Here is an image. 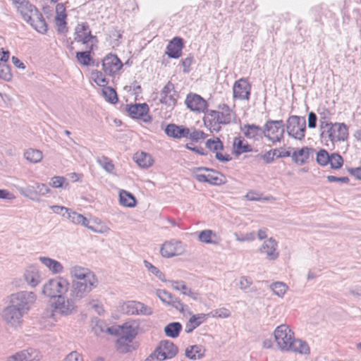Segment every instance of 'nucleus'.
<instances>
[{
  "label": "nucleus",
  "mask_w": 361,
  "mask_h": 361,
  "mask_svg": "<svg viewBox=\"0 0 361 361\" xmlns=\"http://www.w3.org/2000/svg\"><path fill=\"white\" fill-rule=\"evenodd\" d=\"M274 339L278 348L283 353H294L301 355H308L310 348L302 339L296 338L294 332L286 324H281L274 331Z\"/></svg>",
  "instance_id": "f257e3e1"
},
{
  "label": "nucleus",
  "mask_w": 361,
  "mask_h": 361,
  "mask_svg": "<svg viewBox=\"0 0 361 361\" xmlns=\"http://www.w3.org/2000/svg\"><path fill=\"white\" fill-rule=\"evenodd\" d=\"M22 18L29 23L36 31L44 34L47 30V25L38 9L28 0H12Z\"/></svg>",
  "instance_id": "f03ea898"
},
{
  "label": "nucleus",
  "mask_w": 361,
  "mask_h": 361,
  "mask_svg": "<svg viewBox=\"0 0 361 361\" xmlns=\"http://www.w3.org/2000/svg\"><path fill=\"white\" fill-rule=\"evenodd\" d=\"M36 295L31 291H19L9 296V305L4 309L6 316L27 314L35 302Z\"/></svg>",
  "instance_id": "7ed1b4c3"
},
{
  "label": "nucleus",
  "mask_w": 361,
  "mask_h": 361,
  "mask_svg": "<svg viewBox=\"0 0 361 361\" xmlns=\"http://www.w3.org/2000/svg\"><path fill=\"white\" fill-rule=\"evenodd\" d=\"M234 111L227 105L219 106L218 110H207L203 118L204 126L211 132H219L221 126L235 119Z\"/></svg>",
  "instance_id": "20e7f679"
},
{
  "label": "nucleus",
  "mask_w": 361,
  "mask_h": 361,
  "mask_svg": "<svg viewBox=\"0 0 361 361\" xmlns=\"http://www.w3.org/2000/svg\"><path fill=\"white\" fill-rule=\"evenodd\" d=\"M138 325L135 322L131 324L127 322L120 326L119 338L116 342V348L120 353H128L135 350L137 345L133 343V341L137 334Z\"/></svg>",
  "instance_id": "39448f33"
},
{
  "label": "nucleus",
  "mask_w": 361,
  "mask_h": 361,
  "mask_svg": "<svg viewBox=\"0 0 361 361\" xmlns=\"http://www.w3.org/2000/svg\"><path fill=\"white\" fill-rule=\"evenodd\" d=\"M116 311L117 314L128 316L150 315L152 314V310L150 307L135 300L119 302L116 307Z\"/></svg>",
  "instance_id": "423d86ee"
},
{
  "label": "nucleus",
  "mask_w": 361,
  "mask_h": 361,
  "mask_svg": "<svg viewBox=\"0 0 361 361\" xmlns=\"http://www.w3.org/2000/svg\"><path fill=\"white\" fill-rule=\"evenodd\" d=\"M68 287L69 283L66 279L62 277H57L49 279L43 286L42 293L55 299L66 293Z\"/></svg>",
  "instance_id": "0eeeda50"
},
{
  "label": "nucleus",
  "mask_w": 361,
  "mask_h": 361,
  "mask_svg": "<svg viewBox=\"0 0 361 361\" xmlns=\"http://www.w3.org/2000/svg\"><path fill=\"white\" fill-rule=\"evenodd\" d=\"M306 119L303 116H290L286 121V131L290 137L301 140L305 137Z\"/></svg>",
  "instance_id": "6e6552de"
},
{
  "label": "nucleus",
  "mask_w": 361,
  "mask_h": 361,
  "mask_svg": "<svg viewBox=\"0 0 361 361\" xmlns=\"http://www.w3.org/2000/svg\"><path fill=\"white\" fill-rule=\"evenodd\" d=\"M264 137L273 143L281 142L283 137L285 128L282 120H269L264 126Z\"/></svg>",
  "instance_id": "1a4fd4ad"
},
{
  "label": "nucleus",
  "mask_w": 361,
  "mask_h": 361,
  "mask_svg": "<svg viewBox=\"0 0 361 361\" xmlns=\"http://www.w3.org/2000/svg\"><path fill=\"white\" fill-rule=\"evenodd\" d=\"M321 135L328 137L332 142L345 141L348 137V128L343 123H334L329 129L322 131Z\"/></svg>",
  "instance_id": "9d476101"
},
{
  "label": "nucleus",
  "mask_w": 361,
  "mask_h": 361,
  "mask_svg": "<svg viewBox=\"0 0 361 361\" xmlns=\"http://www.w3.org/2000/svg\"><path fill=\"white\" fill-rule=\"evenodd\" d=\"M178 352V347L171 341L162 340L154 351L157 360L164 361L174 357Z\"/></svg>",
  "instance_id": "9b49d317"
},
{
  "label": "nucleus",
  "mask_w": 361,
  "mask_h": 361,
  "mask_svg": "<svg viewBox=\"0 0 361 361\" xmlns=\"http://www.w3.org/2000/svg\"><path fill=\"white\" fill-rule=\"evenodd\" d=\"M51 316H54V314L68 315L74 313L76 306L71 298L65 300L63 296H59L51 303Z\"/></svg>",
  "instance_id": "f8f14e48"
},
{
  "label": "nucleus",
  "mask_w": 361,
  "mask_h": 361,
  "mask_svg": "<svg viewBox=\"0 0 361 361\" xmlns=\"http://www.w3.org/2000/svg\"><path fill=\"white\" fill-rule=\"evenodd\" d=\"M157 297L165 303L172 305L180 313L183 314H190L188 307L180 302V300L165 290H157Z\"/></svg>",
  "instance_id": "ddd939ff"
},
{
  "label": "nucleus",
  "mask_w": 361,
  "mask_h": 361,
  "mask_svg": "<svg viewBox=\"0 0 361 361\" xmlns=\"http://www.w3.org/2000/svg\"><path fill=\"white\" fill-rule=\"evenodd\" d=\"M97 285V283H87V284L81 282H72V289L70 296L73 301H78L83 298Z\"/></svg>",
  "instance_id": "4468645a"
},
{
  "label": "nucleus",
  "mask_w": 361,
  "mask_h": 361,
  "mask_svg": "<svg viewBox=\"0 0 361 361\" xmlns=\"http://www.w3.org/2000/svg\"><path fill=\"white\" fill-rule=\"evenodd\" d=\"M178 97V93L175 90L173 84L169 82L160 92V102L168 106H173L176 105Z\"/></svg>",
  "instance_id": "2eb2a0df"
},
{
  "label": "nucleus",
  "mask_w": 361,
  "mask_h": 361,
  "mask_svg": "<svg viewBox=\"0 0 361 361\" xmlns=\"http://www.w3.org/2000/svg\"><path fill=\"white\" fill-rule=\"evenodd\" d=\"M251 86L246 79L241 78L235 82L233 87L234 99L248 100L250 95Z\"/></svg>",
  "instance_id": "dca6fc26"
},
{
  "label": "nucleus",
  "mask_w": 361,
  "mask_h": 361,
  "mask_svg": "<svg viewBox=\"0 0 361 361\" xmlns=\"http://www.w3.org/2000/svg\"><path fill=\"white\" fill-rule=\"evenodd\" d=\"M126 111L133 118L141 119L144 122H148L151 120L148 115L149 107L145 103L127 105Z\"/></svg>",
  "instance_id": "f3484780"
},
{
  "label": "nucleus",
  "mask_w": 361,
  "mask_h": 361,
  "mask_svg": "<svg viewBox=\"0 0 361 361\" xmlns=\"http://www.w3.org/2000/svg\"><path fill=\"white\" fill-rule=\"evenodd\" d=\"M240 130L246 138L253 141H259L264 137V128L256 124H244Z\"/></svg>",
  "instance_id": "a211bd4d"
},
{
  "label": "nucleus",
  "mask_w": 361,
  "mask_h": 361,
  "mask_svg": "<svg viewBox=\"0 0 361 361\" xmlns=\"http://www.w3.org/2000/svg\"><path fill=\"white\" fill-rule=\"evenodd\" d=\"M102 66L106 74L113 75L122 68L123 63L117 56L109 54L104 59Z\"/></svg>",
  "instance_id": "6ab92c4d"
},
{
  "label": "nucleus",
  "mask_w": 361,
  "mask_h": 361,
  "mask_svg": "<svg viewBox=\"0 0 361 361\" xmlns=\"http://www.w3.org/2000/svg\"><path fill=\"white\" fill-rule=\"evenodd\" d=\"M183 247L180 241L172 240L165 242L161 247V254L164 257H171L183 252Z\"/></svg>",
  "instance_id": "aec40b11"
},
{
  "label": "nucleus",
  "mask_w": 361,
  "mask_h": 361,
  "mask_svg": "<svg viewBox=\"0 0 361 361\" xmlns=\"http://www.w3.org/2000/svg\"><path fill=\"white\" fill-rule=\"evenodd\" d=\"M185 104L193 111L203 112L207 108V102L196 94H189L186 97Z\"/></svg>",
  "instance_id": "412c9836"
},
{
  "label": "nucleus",
  "mask_w": 361,
  "mask_h": 361,
  "mask_svg": "<svg viewBox=\"0 0 361 361\" xmlns=\"http://www.w3.org/2000/svg\"><path fill=\"white\" fill-rule=\"evenodd\" d=\"M206 147L212 151L216 152V158L221 161L226 162L231 160V157L228 154H223L219 152V150L223 149L224 145L218 137H214L213 139H209L206 142Z\"/></svg>",
  "instance_id": "4be33fe9"
},
{
  "label": "nucleus",
  "mask_w": 361,
  "mask_h": 361,
  "mask_svg": "<svg viewBox=\"0 0 361 361\" xmlns=\"http://www.w3.org/2000/svg\"><path fill=\"white\" fill-rule=\"evenodd\" d=\"M278 243L275 239L270 238L265 240L262 244L260 252L265 254L267 258L270 260H274L279 257V253L277 251Z\"/></svg>",
  "instance_id": "5701e85b"
},
{
  "label": "nucleus",
  "mask_w": 361,
  "mask_h": 361,
  "mask_svg": "<svg viewBox=\"0 0 361 361\" xmlns=\"http://www.w3.org/2000/svg\"><path fill=\"white\" fill-rule=\"evenodd\" d=\"M164 131L169 137L176 139L188 138L189 135L188 128L174 123L167 125Z\"/></svg>",
  "instance_id": "b1692460"
},
{
  "label": "nucleus",
  "mask_w": 361,
  "mask_h": 361,
  "mask_svg": "<svg viewBox=\"0 0 361 361\" xmlns=\"http://www.w3.org/2000/svg\"><path fill=\"white\" fill-rule=\"evenodd\" d=\"M94 334L99 336L102 333H106L109 335H117L120 329V325L109 326L102 319H97L92 328Z\"/></svg>",
  "instance_id": "393cba45"
},
{
  "label": "nucleus",
  "mask_w": 361,
  "mask_h": 361,
  "mask_svg": "<svg viewBox=\"0 0 361 361\" xmlns=\"http://www.w3.org/2000/svg\"><path fill=\"white\" fill-rule=\"evenodd\" d=\"M75 39L78 42H82L83 44H88L94 39L91 35V31L87 23L78 24L75 27Z\"/></svg>",
  "instance_id": "a878e982"
},
{
  "label": "nucleus",
  "mask_w": 361,
  "mask_h": 361,
  "mask_svg": "<svg viewBox=\"0 0 361 361\" xmlns=\"http://www.w3.org/2000/svg\"><path fill=\"white\" fill-rule=\"evenodd\" d=\"M66 219L74 224L82 225L93 232L98 233L99 231L93 226L89 225V220L83 215L77 213L76 212L68 209L66 214Z\"/></svg>",
  "instance_id": "bb28decb"
},
{
  "label": "nucleus",
  "mask_w": 361,
  "mask_h": 361,
  "mask_svg": "<svg viewBox=\"0 0 361 361\" xmlns=\"http://www.w3.org/2000/svg\"><path fill=\"white\" fill-rule=\"evenodd\" d=\"M183 47V39L175 37L168 44L166 53L170 58L178 59L181 56Z\"/></svg>",
  "instance_id": "cd10ccee"
},
{
  "label": "nucleus",
  "mask_w": 361,
  "mask_h": 361,
  "mask_svg": "<svg viewBox=\"0 0 361 361\" xmlns=\"http://www.w3.org/2000/svg\"><path fill=\"white\" fill-rule=\"evenodd\" d=\"M39 262L44 264L54 274L63 272V267L61 262L48 257H39Z\"/></svg>",
  "instance_id": "c85d7f7f"
},
{
  "label": "nucleus",
  "mask_w": 361,
  "mask_h": 361,
  "mask_svg": "<svg viewBox=\"0 0 361 361\" xmlns=\"http://www.w3.org/2000/svg\"><path fill=\"white\" fill-rule=\"evenodd\" d=\"M24 278L26 282L32 287L37 286L41 280L39 271L33 267H30L25 270Z\"/></svg>",
  "instance_id": "c756f323"
},
{
  "label": "nucleus",
  "mask_w": 361,
  "mask_h": 361,
  "mask_svg": "<svg viewBox=\"0 0 361 361\" xmlns=\"http://www.w3.org/2000/svg\"><path fill=\"white\" fill-rule=\"evenodd\" d=\"M233 150L237 154L252 152V147L241 137H235L233 142Z\"/></svg>",
  "instance_id": "7c9ffc66"
},
{
  "label": "nucleus",
  "mask_w": 361,
  "mask_h": 361,
  "mask_svg": "<svg viewBox=\"0 0 361 361\" xmlns=\"http://www.w3.org/2000/svg\"><path fill=\"white\" fill-rule=\"evenodd\" d=\"M185 355L191 360H199L204 357V349L201 345H191L185 349Z\"/></svg>",
  "instance_id": "2f4dec72"
},
{
  "label": "nucleus",
  "mask_w": 361,
  "mask_h": 361,
  "mask_svg": "<svg viewBox=\"0 0 361 361\" xmlns=\"http://www.w3.org/2000/svg\"><path fill=\"white\" fill-rule=\"evenodd\" d=\"M135 161L142 168H148L152 165L153 160L151 156L145 152H140L135 154Z\"/></svg>",
  "instance_id": "473e14b6"
},
{
  "label": "nucleus",
  "mask_w": 361,
  "mask_h": 361,
  "mask_svg": "<svg viewBox=\"0 0 361 361\" xmlns=\"http://www.w3.org/2000/svg\"><path fill=\"white\" fill-rule=\"evenodd\" d=\"M310 150V149L308 147H303L298 151H295L291 154L293 161L300 165L304 164L309 159Z\"/></svg>",
  "instance_id": "72a5a7b5"
},
{
  "label": "nucleus",
  "mask_w": 361,
  "mask_h": 361,
  "mask_svg": "<svg viewBox=\"0 0 361 361\" xmlns=\"http://www.w3.org/2000/svg\"><path fill=\"white\" fill-rule=\"evenodd\" d=\"M119 201L121 204L128 207H133L136 204L135 197L126 190H121L119 193Z\"/></svg>",
  "instance_id": "f704fd0d"
},
{
  "label": "nucleus",
  "mask_w": 361,
  "mask_h": 361,
  "mask_svg": "<svg viewBox=\"0 0 361 361\" xmlns=\"http://www.w3.org/2000/svg\"><path fill=\"white\" fill-rule=\"evenodd\" d=\"M216 235L212 230L207 229L199 233L198 240L204 243L216 245L218 243L216 238Z\"/></svg>",
  "instance_id": "c9c22d12"
},
{
  "label": "nucleus",
  "mask_w": 361,
  "mask_h": 361,
  "mask_svg": "<svg viewBox=\"0 0 361 361\" xmlns=\"http://www.w3.org/2000/svg\"><path fill=\"white\" fill-rule=\"evenodd\" d=\"M24 157L30 162L36 164L42 161L43 154L39 149L30 148L25 152Z\"/></svg>",
  "instance_id": "e433bc0d"
},
{
  "label": "nucleus",
  "mask_w": 361,
  "mask_h": 361,
  "mask_svg": "<svg viewBox=\"0 0 361 361\" xmlns=\"http://www.w3.org/2000/svg\"><path fill=\"white\" fill-rule=\"evenodd\" d=\"M87 309L90 313L101 315L104 313V306L102 302L98 300H91L87 305Z\"/></svg>",
  "instance_id": "4c0bfd02"
},
{
  "label": "nucleus",
  "mask_w": 361,
  "mask_h": 361,
  "mask_svg": "<svg viewBox=\"0 0 361 361\" xmlns=\"http://www.w3.org/2000/svg\"><path fill=\"white\" fill-rule=\"evenodd\" d=\"M182 329L179 322H172L166 325L164 328V332L169 337L176 338Z\"/></svg>",
  "instance_id": "58836bf2"
},
{
  "label": "nucleus",
  "mask_w": 361,
  "mask_h": 361,
  "mask_svg": "<svg viewBox=\"0 0 361 361\" xmlns=\"http://www.w3.org/2000/svg\"><path fill=\"white\" fill-rule=\"evenodd\" d=\"M25 361H39L42 358L40 352L34 348L22 350Z\"/></svg>",
  "instance_id": "ea45409f"
},
{
  "label": "nucleus",
  "mask_w": 361,
  "mask_h": 361,
  "mask_svg": "<svg viewBox=\"0 0 361 361\" xmlns=\"http://www.w3.org/2000/svg\"><path fill=\"white\" fill-rule=\"evenodd\" d=\"M102 95L107 102L111 104H116L118 101L117 94L115 90L111 87H104L102 89Z\"/></svg>",
  "instance_id": "a19ab883"
},
{
  "label": "nucleus",
  "mask_w": 361,
  "mask_h": 361,
  "mask_svg": "<svg viewBox=\"0 0 361 361\" xmlns=\"http://www.w3.org/2000/svg\"><path fill=\"white\" fill-rule=\"evenodd\" d=\"M270 288L272 290L274 293L279 297L282 298L286 293L288 287L283 282H275L270 285Z\"/></svg>",
  "instance_id": "79ce46f5"
},
{
  "label": "nucleus",
  "mask_w": 361,
  "mask_h": 361,
  "mask_svg": "<svg viewBox=\"0 0 361 361\" xmlns=\"http://www.w3.org/2000/svg\"><path fill=\"white\" fill-rule=\"evenodd\" d=\"M19 192L21 195H24L26 197L30 198L34 201H39V199L37 198L36 194V185H30L27 188H20L18 189Z\"/></svg>",
  "instance_id": "37998d69"
},
{
  "label": "nucleus",
  "mask_w": 361,
  "mask_h": 361,
  "mask_svg": "<svg viewBox=\"0 0 361 361\" xmlns=\"http://www.w3.org/2000/svg\"><path fill=\"white\" fill-rule=\"evenodd\" d=\"M204 322V317H190V319L186 323L185 331L186 333L192 332L195 328L199 326Z\"/></svg>",
  "instance_id": "c03bdc74"
},
{
  "label": "nucleus",
  "mask_w": 361,
  "mask_h": 361,
  "mask_svg": "<svg viewBox=\"0 0 361 361\" xmlns=\"http://www.w3.org/2000/svg\"><path fill=\"white\" fill-rule=\"evenodd\" d=\"M97 163L109 173H113L114 170V165L112 161L106 157H101L97 159Z\"/></svg>",
  "instance_id": "a18cd8bd"
},
{
  "label": "nucleus",
  "mask_w": 361,
  "mask_h": 361,
  "mask_svg": "<svg viewBox=\"0 0 361 361\" xmlns=\"http://www.w3.org/2000/svg\"><path fill=\"white\" fill-rule=\"evenodd\" d=\"M144 264L145 267L152 274L157 276L159 280H161L163 282L166 281L164 274L157 267H154L147 260L144 261Z\"/></svg>",
  "instance_id": "49530a36"
},
{
  "label": "nucleus",
  "mask_w": 361,
  "mask_h": 361,
  "mask_svg": "<svg viewBox=\"0 0 361 361\" xmlns=\"http://www.w3.org/2000/svg\"><path fill=\"white\" fill-rule=\"evenodd\" d=\"M209 171L210 169L205 167L195 168L192 171L193 177L197 179L199 182L207 183V174L203 173L202 171Z\"/></svg>",
  "instance_id": "de8ad7c7"
},
{
  "label": "nucleus",
  "mask_w": 361,
  "mask_h": 361,
  "mask_svg": "<svg viewBox=\"0 0 361 361\" xmlns=\"http://www.w3.org/2000/svg\"><path fill=\"white\" fill-rule=\"evenodd\" d=\"M329 164L331 169H338L343 166V160L340 154L333 153L330 154Z\"/></svg>",
  "instance_id": "09e8293b"
},
{
  "label": "nucleus",
  "mask_w": 361,
  "mask_h": 361,
  "mask_svg": "<svg viewBox=\"0 0 361 361\" xmlns=\"http://www.w3.org/2000/svg\"><path fill=\"white\" fill-rule=\"evenodd\" d=\"M55 322H56L55 317H39L38 321L39 329L47 330H49L54 326Z\"/></svg>",
  "instance_id": "8fccbe9b"
},
{
  "label": "nucleus",
  "mask_w": 361,
  "mask_h": 361,
  "mask_svg": "<svg viewBox=\"0 0 361 361\" xmlns=\"http://www.w3.org/2000/svg\"><path fill=\"white\" fill-rule=\"evenodd\" d=\"M330 154L325 149H320L317 153L316 160L320 166H326L329 164Z\"/></svg>",
  "instance_id": "3c124183"
},
{
  "label": "nucleus",
  "mask_w": 361,
  "mask_h": 361,
  "mask_svg": "<svg viewBox=\"0 0 361 361\" xmlns=\"http://www.w3.org/2000/svg\"><path fill=\"white\" fill-rule=\"evenodd\" d=\"M212 173L207 174V183H210L212 185H221L224 183V180L222 178V176L219 175L218 173L210 170Z\"/></svg>",
  "instance_id": "603ef678"
},
{
  "label": "nucleus",
  "mask_w": 361,
  "mask_h": 361,
  "mask_svg": "<svg viewBox=\"0 0 361 361\" xmlns=\"http://www.w3.org/2000/svg\"><path fill=\"white\" fill-rule=\"evenodd\" d=\"M235 238L237 241L243 242H252L255 239V232H249L247 233H234Z\"/></svg>",
  "instance_id": "864d4df0"
},
{
  "label": "nucleus",
  "mask_w": 361,
  "mask_h": 361,
  "mask_svg": "<svg viewBox=\"0 0 361 361\" xmlns=\"http://www.w3.org/2000/svg\"><path fill=\"white\" fill-rule=\"evenodd\" d=\"M277 152V149H270L264 154H259L257 157L262 159L266 164H271L274 162Z\"/></svg>",
  "instance_id": "5fc2aeb1"
},
{
  "label": "nucleus",
  "mask_w": 361,
  "mask_h": 361,
  "mask_svg": "<svg viewBox=\"0 0 361 361\" xmlns=\"http://www.w3.org/2000/svg\"><path fill=\"white\" fill-rule=\"evenodd\" d=\"M86 280L87 283H97V279L94 274L91 271L90 269H87V272H84L80 275L78 277L75 279L74 281H81Z\"/></svg>",
  "instance_id": "6e6d98bb"
},
{
  "label": "nucleus",
  "mask_w": 361,
  "mask_h": 361,
  "mask_svg": "<svg viewBox=\"0 0 361 361\" xmlns=\"http://www.w3.org/2000/svg\"><path fill=\"white\" fill-rule=\"evenodd\" d=\"M91 76L92 80L99 86H105L108 83L106 78L99 71H93Z\"/></svg>",
  "instance_id": "4d7b16f0"
},
{
  "label": "nucleus",
  "mask_w": 361,
  "mask_h": 361,
  "mask_svg": "<svg viewBox=\"0 0 361 361\" xmlns=\"http://www.w3.org/2000/svg\"><path fill=\"white\" fill-rule=\"evenodd\" d=\"M76 57L78 61L84 66H89L92 60L90 51L78 52Z\"/></svg>",
  "instance_id": "13d9d810"
},
{
  "label": "nucleus",
  "mask_w": 361,
  "mask_h": 361,
  "mask_svg": "<svg viewBox=\"0 0 361 361\" xmlns=\"http://www.w3.org/2000/svg\"><path fill=\"white\" fill-rule=\"evenodd\" d=\"M206 135L203 131L196 130L195 128L192 130H191L189 128V135L188 138L190 139L191 140L197 142L200 140L204 139Z\"/></svg>",
  "instance_id": "bf43d9fd"
},
{
  "label": "nucleus",
  "mask_w": 361,
  "mask_h": 361,
  "mask_svg": "<svg viewBox=\"0 0 361 361\" xmlns=\"http://www.w3.org/2000/svg\"><path fill=\"white\" fill-rule=\"evenodd\" d=\"M4 321L8 327L13 329L20 327L22 323L20 317H4Z\"/></svg>",
  "instance_id": "052dcab7"
},
{
  "label": "nucleus",
  "mask_w": 361,
  "mask_h": 361,
  "mask_svg": "<svg viewBox=\"0 0 361 361\" xmlns=\"http://www.w3.org/2000/svg\"><path fill=\"white\" fill-rule=\"evenodd\" d=\"M181 288H182V290H181V293L182 294L185 295H188L189 297H190L191 298H192L193 300H197L200 299V294L196 292V291H194L192 290L191 288H188L185 283H184V285H181Z\"/></svg>",
  "instance_id": "680f3d73"
},
{
  "label": "nucleus",
  "mask_w": 361,
  "mask_h": 361,
  "mask_svg": "<svg viewBox=\"0 0 361 361\" xmlns=\"http://www.w3.org/2000/svg\"><path fill=\"white\" fill-rule=\"evenodd\" d=\"M0 78L4 79L5 80H10L11 78V74L10 73V69L6 63H1L0 61Z\"/></svg>",
  "instance_id": "e2e57ef3"
},
{
  "label": "nucleus",
  "mask_w": 361,
  "mask_h": 361,
  "mask_svg": "<svg viewBox=\"0 0 361 361\" xmlns=\"http://www.w3.org/2000/svg\"><path fill=\"white\" fill-rule=\"evenodd\" d=\"M35 185L37 196H44L51 192L49 187L46 184L36 183Z\"/></svg>",
  "instance_id": "0e129e2a"
},
{
  "label": "nucleus",
  "mask_w": 361,
  "mask_h": 361,
  "mask_svg": "<svg viewBox=\"0 0 361 361\" xmlns=\"http://www.w3.org/2000/svg\"><path fill=\"white\" fill-rule=\"evenodd\" d=\"M245 198L247 200H250V201H259V200H269V197L262 198V194H260V193H259V192H257L256 191H254V190L249 191L246 194Z\"/></svg>",
  "instance_id": "69168bd1"
},
{
  "label": "nucleus",
  "mask_w": 361,
  "mask_h": 361,
  "mask_svg": "<svg viewBox=\"0 0 361 361\" xmlns=\"http://www.w3.org/2000/svg\"><path fill=\"white\" fill-rule=\"evenodd\" d=\"M64 361H84L83 357L77 351H72L64 358Z\"/></svg>",
  "instance_id": "338daca9"
},
{
  "label": "nucleus",
  "mask_w": 361,
  "mask_h": 361,
  "mask_svg": "<svg viewBox=\"0 0 361 361\" xmlns=\"http://www.w3.org/2000/svg\"><path fill=\"white\" fill-rule=\"evenodd\" d=\"M66 182V178L63 176H54L51 180V185L53 188H62Z\"/></svg>",
  "instance_id": "774afa93"
}]
</instances>
